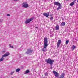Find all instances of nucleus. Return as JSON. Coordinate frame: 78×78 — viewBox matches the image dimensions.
<instances>
[{
  "label": "nucleus",
  "instance_id": "obj_1",
  "mask_svg": "<svg viewBox=\"0 0 78 78\" xmlns=\"http://www.w3.org/2000/svg\"><path fill=\"white\" fill-rule=\"evenodd\" d=\"M48 40L47 38H44V45L43 48L41 49V51L43 52L46 51V49L48 46Z\"/></svg>",
  "mask_w": 78,
  "mask_h": 78
},
{
  "label": "nucleus",
  "instance_id": "obj_2",
  "mask_svg": "<svg viewBox=\"0 0 78 78\" xmlns=\"http://www.w3.org/2000/svg\"><path fill=\"white\" fill-rule=\"evenodd\" d=\"M45 61L46 62L47 64H49L50 65L53 64V63H54V60H51L50 58H48L47 59L45 60Z\"/></svg>",
  "mask_w": 78,
  "mask_h": 78
},
{
  "label": "nucleus",
  "instance_id": "obj_3",
  "mask_svg": "<svg viewBox=\"0 0 78 78\" xmlns=\"http://www.w3.org/2000/svg\"><path fill=\"white\" fill-rule=\"evenodd\" d=\"M54 5L58 6L57 9V11H58L59 9H60L62 6L61 4L60 3L57 2H54Z\"/></svg>",
  "mask_w": 78,
  "mask_h": 78
},
{
  "label": "nucleus",
  "instance_id": "obj_4",
  "mask_svg": "<svg viewBox=\"0 0 78 78\" xmlns=\"http://www.w3.org/2000/svg\"><path fill=\"white\" fill-rule=\"evenodd\" d=\"M9 53L8 52L6 53L5 54L3 55L2 57L0 59V62L1 61H3V60L5 59V58H4V57H6V56H9L10 55Z\"/></svg>",
  "mask_w": 78,
  "mask_h": 78
},
{
  "label": "nucleus",
  "instance_id": "obj_5",
  "mask_svg": "<svg viewBox=\"0 0 78 78\" xmlns=\"http://www.w3.org/2000/svg\"><path fill=\"white\" fill-rule=\"evenodd\" d=\"M33 19V18H31L30 19H28L27 20H26L25 22L26 24H28V23H30L31 21H32Z\"/></svg>",
  "mask_w": 78,
  "mask_h": 78
},
{
  "label": "nucleus",
  "instance_id": "obj_6",
  "mask_svg": "<svg viewBox=\"0 0 78 78\" xmlns=\"http://www.w3.org/2000/svg\"><path fill=\"white\" fill-rule=\"evenodd\" d=\"M22 7L24 8H28V4L27 3V2H24L23 3Z\"/></svg>",
  "mask_w": 78,
  "mask_h": 78
},
{
  "label": "nucleus",
  "instance_id": "obj_7",
  "mask_svg": "<svg viewBox=\"0 0 78 78\" xmlns=\"http://www.w3.org/2000/svg\"><path fill=\"white\" fill-rule=\"evenodd\" d=\"M32 51H32L31 49H27V50L26 52V53L27 54V55H28V54H29V53H31Z\"/></svg>",
  "mask_w": 78,
  "mask_h": 78
},
{
  "label": "nucleus",
  "instance_id": "obj_8",
  "mask_svg": "<svg viewBox=\"0 0 78 78\" xmlns=\"http://www.w3.org/2000/svg\"><path fill=\"white\" fill-rule=\"evenodd\" d=\"M53 73L54 74L56 77H58V73H57V72L55 71H53Z\"/></svg>",
  "mask_w": 78,
  "mask_h": 78
},
{
  "label": "nucleus",
  "instance_id": "obj_9",
  "mask_svg": "<svg viewBox=\"0 0 78 78\" xmlns=\"http://www.w3.org/2000/svg\"><path fill=\"white\" fill-rule=\"evenodd\" d=\"M61 40H58L57 42V47H59L60 44H61Z\"/></svg>",
  "mask_w": 78,
  "mask_h": 78
},
{
  "label": "nucleus",
  "instance_id": "obj_10",
  "mask_svg": "<svg viewBox=\"0 0 78 78\" xmlns=\"http://www.w3.org/2000/svg\"><path fill=\"white\" fill-rule=\"evenodd\" d=\"M50 14V13L48 12V13H43V15L44 16H45L46 17H48L49 16V14Z\"/></svg>",
  "mask_w": 78,
  "mask_h": 78
},
{
  "label": "nucleus",
  "instance_id": "obj_11",
  "mask_svg": "<svg viewBox=\"0 0 78 78\" xmlns=\"http://www.w3.org/2000/svg\"><path fill=\"white\" fill-rule=\"evenodd\" d=\"M74 5H75V1H74L73 2H71L69 5V6H73Z\"/></svg>",
  "mask_w": 78,
  "mask_h": 78
},
{
  "label": "nucleus",
  "instance_id": "obj_12",
  "mask_svg": "<svg viewBox=\"0 0 78 78\" xmlns=\"http://www.w3.org/2000/svg\"><path fill=\"white\" fill-rule=\"evenodd\" d=\"M55 29L56 30H59V25H57L56 26Z\"/></svg>",
  "mask_w": 78,
  "mask_h": 78
},
{
  "label": "nucleus",
  "instance_id": "obj_13",
  "mask_svg": "<svg viewBox=\"0 0 78 78\" xmlns=\"http://www.w3.org/2000/svg\"><path fill=\"white\" fill-rule=\"evenodd\" d=\"M64 73H63L61 74V75L59 78H64Z\"/></svg>",
  "mask_w": 78,
  "mask_h": 78
},
{
  "label": "nucleus",
  "instance_id": "obj_14",
  "mask_svg": "<svg viewBox=\"0 0 78 78\" xmlns=\"http://www.w3.org/2000/svg\"><path fill=\"white\" fill-rule=\"evenodd\" d=\"M20 68H18L16 70V72H20Z\"/></svg>",
  "mask_w": 78,
  "mask_h": 78
},
{
  "label": "nucleus",
  "instance_id": "obj_15",
  "mask_svg": "<svg viewBox=\"0 0 78 78\" xmlns=\"http://www.w3.org/2000/svg\"><path fill=\"white\" fill-rule=\"evenodd\" d=\"M76 47L75 45H73V46L71 48L72 51L74 50V49Z\"/></svg>",
  "mask_w": 78,
  "mask_h": 78
},
{
  "label": "nucleus",
  "instance_id": "obj_16",
  "mask_svg": "<svg viewBox=\"0 0 78 78\" xmlns=\"http://www.w3.org/2000/svg\"><path fill=\"white\" fill-rule=\"evenodd\" d=\"M61 25L62 26H64L66 25V23L65 22H62L61 23Z\"/></svg>",
  "mask_w": 78,
  "mask_h": 78
},
{
  "label": "nucleus",
  "instance_id": "obj_17",
  "mask_svg": "<svg viewBox=\"0 0 78 78\" xmlns=\"http://www.w3.org/2000/svg\"><path fill=\"white\" fill-rule=\"evenodd\" d=\"M28 73H29V70H27L25 72V74H27Z\"/></svg>",
  "mask_w": 78,
  "mask_h": 78
},
{
  "label": "nucleus",
  "instance_id": "obj_18",
  "mask_svg": "<svg viewBox=\"0 0 78 78\" xmlns=\"http://www.w3.org/2000/svg\"><path fill=\"white\" fill-rule=\"evenodd\" d=\"M50 65V69L51 70H52V69L53 68V67H52V66H53V64Z\"/></svg>",
  "mask_w": 78,
  "mask_h": 78
},
{
  "label": "nucleus",
  "instance_id": "obj_19",
  "mask_svg": "<svg viewBox=\"0 0 78 78\" xmlns=\"http://www.w3.org/2000/svg\"><path fill=\"white\" fill-rule=\"evenodd\" d=\"M69 40L66 41V44H68V43H69Z\"/></svg>",
  "mask_w": 78,
  "mask_h": 78
},
{
  "label": "nucleus",
  "instance_id": "obj_20",
  "mask_svg": "<svg viewBox=\"0 0 78 78\" xmlns=\"http://www.w3.org/2000/svg\"><path fill=\"white\" fill-rule=\"evenodd\" d=\"M45 76H48V73H45Z\"/></svg>",
  "mask_w": 78,
  "mask_h": 78
},
{
  "label": "nucleus",
  "instance_id": "obj_21",
  "mask_svg": "<svg viewBox=\"0 0 78 78\" xmlns=\"http://www.w3.org/2000/svg\"><path fill=\"white\" fill-rule=\"evenodd\" d=\"M9 45L10 46V47H11V48H14V47L12 46H11V44H9Z\"/></svg>",
  "mask_w": 78,
  "mask_h": 78
},
{
  "label": "nucleus",
  "instance_id": "obj_22",
  "mask_svg": "<svg viewBox=\"0 0 78 78\" xmlns=\"http://www.w3.org/2000/svg\"><path fill=\"white\" fill-rule=\"evenodd\" d=\"M14 74V72H11L10 73V75H13Z\"/></svg>",
  "mask_w": 78,
  "mask_h": 78
},
{
  "label": "nucleus",
  "instance_id": "obj_23",
  "mask_svg": "<svg viewBox=\"0 0 78 78\" xmlns=\"http://www.w3.org/2000/svg\"><path fill=\"white\" fill-rule=\"evenodd\" d=\"M53 17H51L50 18V20H53Z\"/></svg>",
  "mask_w": 78,
  "mask_h": 78
},
{
  "label": "nucleus",
  "instance_id": "obj_24",
  "mask_svg": "<svg viewBox=\"0 0 78 78\" xmlns=\"http://www.w3.org/2000/svg\"><path fill=\"white\" fill-rule=\"evenodd\" d=\"M7 16H10V14H7Z\"/></svg>",
  "mask_w": 78,
  "mask_h": 78
},
{
  "label": "nucleus",
  "instance_id": "obj_25",
  "mask_svg": "<svg viewBox=\"0 0 78 78\" xmlns=\"http://www.w3.org/2000/svg\"><path fill=\"white\" fill-rule=\"evenodd\" d=\"M14 0V1H19V0Z\"/></svg>",
  "mask_w": 78,
  "mask_h": 78
},
{
  "label": "nucleus",
  "instance_id": "obj_26",
  "mask_svg": "<svg viewBox=\"0 0 78 78\" xmlns=\"http://www.w3.org/2000/svg\"><path fill=\"white\" fill-rule=\"evenodd\" d=\"M35 28H37V29H38V27H36Z\"/></svg>",
  "mask_w": 78,
  "mask_h": 78
},
{
  "label": "nucleus",
  "instance_id": "obj_27",
  "mask_svg": "<svg viewBox=\"0 0 78 78\" xmlns=\"http://www.w3.org/2000/svg\"><path fill=\"white\" fill-rule=\"evenodd\" d=\"M66 1H69V0H66Z\"/></svg>",
  "mask_w": 78,
  "mask_h": 78
},
{
  "label": "nucleus",
  "instance_id": "obj_28",
  "mask_svg": "<svg viewBox=\"0 0 78 78\" xmlns=\"http://www.w3.org/2000/svg\"><path fill=\"white\" fill-rule=\"evenodd\" d=\"M11 78H14V77H11Z\"/></svg>",
  "mask_w": 78,
  "mask_h": 78
},
{
  "label": "nucleus",
  "instance_id": "obj_29",
  "mask_svg": "<svg viewBox=\"0 0 78 78\" xmlns=\"http://www.w3.org/2000/svg\"><path fill=\"white\" fill-rule=\"evenodd\" d=\"M77 2H78V0H77Z\"/></svg>",
  "mask_w": 78,
  "mask_h": 78
}]
</instances>
